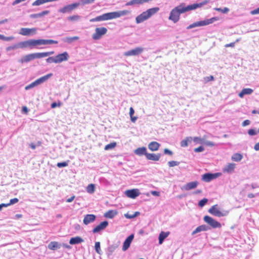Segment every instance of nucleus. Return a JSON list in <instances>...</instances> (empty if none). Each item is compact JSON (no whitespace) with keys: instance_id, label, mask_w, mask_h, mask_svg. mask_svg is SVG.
<instances>
[{"instance_id":"1","label":"nucleus","mask_w":259,"mask_h":259,"mask_svg":"<svg viewBox=\"0 0 259 259\" xmlns=\"http://www.w3.org/2000/svg\"><path fill=\"white\" fill-rule=\"evenodd\" d=\"M207 3V1H204L200 3L193 4L187 6H185L184 3H182L171 11L168 19L173 21L174 23H177L180 19L181 14L200 8L206 5Z\"/></svg>"},{"instance_id":"2","label":"nucleus","mask_w":259,"mask_h":259,"mask_svg":"<svg viewBox=\"0 0 259 259\" xmlns=\"http://www.w3.org/2000/svg\"><path fill=\"white\" fill-rule=\"evenodd\" d=\"M131 11L128 10H123L116 12H112L103 14L94 18L91 19L90 21L94 22L97 21H102L119 18L121 16L130 14Z\"/></svg>"},{"instance_id":"3","label":"nucleus","mask_w":259,"mask_h":259,"mask_svg":"<svg viewBox=\"0 0 259 259\" xmlns=\"http://www.w3.org/2000/svg\"><path fill=\"white\" fill-rule=\"evenodd\" d=\"M22 45L23 48H29L32 49L37 46L47 45L52 44H57L58 41L52 39H29L26 41H22Z\"/></svg>"},{"instance_id":"4","label":"nucleus","mask_w":259,"mask_h":259,"mask_svg":"<svg viewBox=\"0 0 259 259\" xmlns=\"http://www.w3.org/2000/svg\"><path fill=\"white\" fill-rule=\"evenodd\" d=\"M159 10V8L154 7L148 9L143 12L136 18V21L137 24L141 23L148 19L151 16L157 13Z\"/></svg>"},{"instance_id":"5","label":"nucleus","mask_w":259,"mask_h":259,"mask_svg":"<svg viewBox=\"0 0 259 259\" xmlns=\"http://www.w3.org/2000/svg\"><path fill=\"white\" fill-rule=\"evenodd\" d=\"M215 20H217L216 18L213 17L210 19H205L204 20L196 22L189 25L187 27V29H191L196 27L206 26L212 23Z\"/></svg>"},{"instance_id":"6","label":"nucleus","mask_w":259,"mask_h":259,"mask_svg":"<svg viewBox=\"0 0 259 259\" xmlns=\"http://www.w3.org/2000/svg\"><path fill=\"white\" fill-rule=\"evenodd\" d=\"M203 220L212 228H220L221 227V224L220 222L215 221L212 218L208 215L204 216L203 218Z\"/></svg>"},{"instance_id":"7","label":"nucleus","mask_w":259,"mask_h":259,"mask_svg":"<svg viewBox=\"0 0 259 259\" xmlns=\"http://www.w3.org/2000/svg\"><path fill=\"white\" fill-rule=\"evenodd\" d=\"M107 32V29L105 27H98L95 29V32L92 35V38L94 40L100 39L102 35Z\"/></svg>"},{"instance_id":"8","label":"nucleus","mask_w":259,"mask_h":259,"mask_svg":"<svg viewBox=\"0 0 259 259\" xmlns=\"http://www.w3.org/2000/svg\"><path fill=\"white\" fill-rule=\"evenodd\" d=\"M40 58L39 53L28 54L21 58L18 61L20 63H27L35 59Z\"/></svg>"},{"instance_id":"9","label":"nucleus","mask_w":259,"mask_h":259,"mask_svg":"<svg viewBox=\"0 0 259 259\" xmlns=\"http://www.w3.org/2000/svg\"><path fill=\"white\" fill-rule=\"evenodd\" d=\"M120 245V241H118L114 242L113 244L109 245L106 249V253L107 256L109 257H110L115 250Z\"/></svg>"},{"instance_id":"10","label":"nucleus","mask_w":259,"mask_h":259,"mask_svg":"<svg viewBox=\"0 0 259 259\" xmlns=\"http://www.w3.org/2000/svg\"><path fill=\"white\" fill-rule=\"evenodd\" d=\"M221 173L217 172L214 174L206 173L202 175V180L206 182H209L215 179L221 175Z\"/></svg>"},{"instance_id":"11","label":"nucleus","mask_w":259,"mask_h":259,"mask_svg":"<svg viewBox=\"0 0 259 259\" xmlns=\"http://www.w3.org/2000/svg\"><path fill=\"white\" fill-rule=\"evenodd\" d=\"M79 6L78 3H74L71 5H68L64 6V7L60 9L58 12L62 13H70L72 10L76 9Z\"/></svg>"},{"instance_id":"12","label":"nucleus","mask_w":259,"mask_h":259,"mask_svg":"<svg viewBox=\"0 0 259 259\" xmlns=\"http://www.w3.org/2000/svg\"><path fill=\"white\" fill-rule=\"evenodd\" d=\"M144 51L142 47H137L134 49L129 50L124 53L125 56H138L141 54Z\"/></svg>"},{"instance_id":"13","label":"nucleus","mask_w":259,"mask_h":259,"mask_svg":"<svg viewBox=\"0 0 259 259\" xmlns=\"http://www.w3.org/2000/svg\"><path fill=\"white\" fill-rule=\"evenodd\" d=\"M69 57V56L67 52L59 54L55 56L56 63H60L62 62L67 61Z\"/></svg>"},{"instance_id":"14","label":"nucleus","mask_w":259,"mask_h":259,"mask_svg":"<svg viewBox=\"0 0 259 259\" xmlns=\"http://www.w3.org/2000/svg\"><path fill=\"white\" fill-rule=\"evenodd\" d=\"M217 205H214L211 206L208 210V212L211 214L218 217H223L226 215V213L222 212L219 210L217 207Z\"/></svg>"},{"instance_id":"15","label":"nucleus","mask_w":259,"mask_h":259,"mask_svg":"<svg viewBox=\"0 0 259 259\" xmlns=\"http://www.w3.org/2000/svg\"><path fill=\"white\" fill-rule=\"evenodd\" d=\"M134 234H132L130 236H128L124 240L123 242V244L122 246V249L123 251H125L130 247L131 244L134 239Z\"/></svg>"},{"instance_id":"16","label":"nucleus","mask_w":259,"mask_h":259,"mask_svg":"<svg viewBox=\"0 0 259 259\" xmlns=\"http://www.w3.org/2000/svg\"><path fill=\"white\" fill-rule=\"evenodd\" d=\"M125 194L128 197L134 199L140 194V192L139 189H134L126 190Z\"/></svg>"},{"instance_id":"17","label":"nucleus","mask_w":259,"mask_h":259,"mask_svg":"<svg viewBox=\"0 0 259 259\" xmlns=\"http://www.w3.org/2000/svg\"><path fill=\"white\" fill-rule=\"evenodd\" d=\"M37 29L36 28H22L20 29V34L25 36L29 35L31 33L35 34Z\"/></svg>"},{"instance_id":"18","label":"nucleus","mask_w":259,"mask_h":259,"mask_svg":"<svg viewBox=\"0 0 259 259\" xmlns=\"http://www.w3.org/2000/svg\"><path fill=\"white\" fill-rule=\"evenodd\" d=\"M108 225V222L106 221L101 222L99 225L97 226L93 230V233H98L100 231L105 229Z\"/></svg>"},{"instance_id":"19","label":"nucleus","mask_w":259,"mask_h":259,"mask_svg":"<svg viewBox=\"0 0 259 259\" xmlns=\"http://www.w3.org/2000/svg\"><path fill=\"white\" fill-rule=\"evenodd\" d=\"M236 164L233 163H230L225 165L223 168L224 173L232 174L235 169Z\"/></svg>"},{"instance_id":"20","label":"nucleus","mask_w":259,"mask_h":259,"mask_svg":"<svg viewBox=\"0 0 259 259\" xmlns=\"http://www.w3.org/2000/svg\"><path fill=\"white\" fill-rule=\"evenodd\" d=\"M96 218V216L93 214H88L84 215L83 223L84 225H87L91 223L94 222Z\"/></svg>"},{"instance_id":"21","label":"nucleus","mask_w":259,"mask_h":259,"mask_svg":"<svg viewBox=\"0 0 259 259\" xmlns=\"http://www.w3.org/2000/svg\"><path fill=\"white\" fill-rule=\"evenodd\" d=\"M198 184L197 181L191 182L184 185L182 189L186 191H189L196 188Z\"/></svg>"},{"instance_id":"22","label":"nucleus","mask_w":259,"mask_h":259,"mask_svg":"<svg viewBox=\"0 0 259 259\" xmlns=\"http://www.w3.org/2000/svg\"><path fill=\"white\" fill-rule=\"evenodd\" d=\"M161 156V154L158 153L156 154L155 153H148L146 154V157L148 160H151L153 161H158Z\"/></svg>"},{"instance_id":"23","label":"nucleus","mask_w":259,"mask_h":259,"mask_svg":"<svg viewBox=\"0 0 259 259\" xmlns=\"http://www.w3.org/2000/svg\"><path fill=\"white\" fill-rule=\"evenodd\" d=\"M53 76L52 73L48 74L45 76H43L36 80H35L36 85H38L41 83H44L46 81H47L48 79H49L51 77Z\"/></svg>"},{"instance_id":"24","label":"nucleus","mask_w":259,"mask_h":259,"mask_svg":"<svg viewBox=\"0 0 259 259\" xmlns=\"http://www.w3.org/2000/svg\"><path fill=\"white\" fill-rule=\"evenodd\" d=\"M148 148L152 151H155L158 150L160 144L155 141L150 142L148 145Z\"/></svg>"},{"instance_id":"25","label":"nucleus","mask_w":259,"mask_h":259,"mask_svg":"<svg viewBox=\"0 0 259 259\" xmlns=\"http://www.w3.org/2000/svg\"><path fill=\"white\" fill-rule=\"evenodd\" d=\"M134 153L139 156L144 155L146 156L147 154V149L145 147H140L135 150Z\"/></svg>"},{"instance_id":"26","label":"nucleus","mask_w":259,"mask_h":259,"mask_svg":"<svg viewBox=\"0 0 259 259\" xmlns=\"http://www.w3.org/2000/svg\"><path fill=\"white\" fill-rule=\"evenodd\" d=\"M60 247L61 244L58 242L56 241H52L48 245V248L53 250H55L57 249H59L60 248Z\"/></svg>"},{"instance_id":"27","label":"nucleus","mask_w":259,"mask_h":259,"mask_svg":"<svg viewBox=\"0 0 259 259\" xmlns=\"http://www.w3.org/2000/svg\"><path fill=\"white\" fill-rule=\"evenodd\" d=\"M117 213L116 210H109L104 213V216L106 218L113 219L117 214Z\"/></svg>"},{"instance_id":"28","label":"nucleus","mask_w":259,"mask_h":259,"mask_svg":"<svg viewBox=\"0 0 259 259\" xmlns=\"http://www.w3.org/2000/svg\"><path fill=\"white\" fill-rule=\"evenodd\" d=\"M83 242V240L80 237H75L71 238L69 240L70 244H77Z\"/></svg>"},{"instance_id":"29","label":"nucleus","mask_w":259,"mask_h":259,"mask_svg":"<svg viewBox=\"0 0 259 259\" xmlns=\"http://www.w3.org/2000/svg\"><path fill=\"white\" fill-rule=\"evenodd\" d=\"M169 234V232H165L162 231L159 234V235L158 237L159 243L160 244H161L163 243L164 240L168 236Z\"/></svg>"},{"instance_id":"30","label":"nucleus","mask_w":259,"mask_h":259,"mask_svg":"<svg viewBox=\"0 0 259 259\" xmlns=\"http://www.w3.org/2000/svg\"><path fill=\"white\" fill-rule=\"evenodd\" d=\"M22 41H21V42H19L18 44H15L14 45H12V46H9V47H8L6 48V51L8 52V51H10L11 50L17 49L18 48L23 49V46H22Z\"/></svg>"},{"instance_id":"31","label":"nucleus","mask_w":259,"mask_h":259,"mask_svg":"<svg viewBox=\"0 0 259 259\" xmlns=\"http://www.w3.org/2000/svg\"><path fill=\"white\" fill-rule=\"evenodd\" d=\"M79 39V37L78 36H73V37H67L62 39V40L64 42H66L68 44H71L73 41L78 40Z\"/></svg>"},{"instance_id":"32","label":"nucleus","mask_w":259,"mask_h":259,"mask_svg":"<svg viewBox=\"0 0 259 259\" xmlns=\"http://www.w3.org/2000/svg\"><path fill=\"white\" fill-rule=\"evenodd\" d=\"M243 158V156L240 153H235L232 156V160L234 161H240Z\"/></svg>"},{"instance_id":"33","label":"nucleus","mask_w":259,"mask_h":259,"mask_svg":"<svg viewBox=\"0 0 259 259\" xmlns=\"http://www.w3.org/2000/svg\"><path fill=\"white\" fill-rule=\"evenodd\" d=\"M95 186L94 184H89L87 187V191L90 194H92L95 192Z\"/></svg>"},{"instance_id":"34","label":"nucleus","mask_w":259,"mask_h":259,"mask_svg":"<svg viewBox=\"0 0 259 259\" xmlns=\"http://www.w3.org/2000/svg\"><path fill=\"white\" fill-rule=\"evenodd\" d=\"M95 249L97 253L99 254H102V252L101 249L100 242H96L95 244Z\"/></svg>"},{"instance_id":"35","label":"nucleus","mask_w":259,"mask_h":259,"mask_svg":"<svg viewBox=\"0 0 259 259\" xmlns=\"http://www.w3.org/2000/svg\"><path fill=\"white\" fill-rule=\"evenodd\" d=\"M67 19L70 21H77L80 19V16L79 15H73L68 17Z\"/></svg>"},{"instance_id":"36","label":"nucleus","mask_w":259,"mask_h":259,"mask_svg":"<svg viewBox=\"0 0 259 259\" xmlns=\"http://www.w3.org/2000/svg\"><path fill=\"white\" fill-rule=\"evenodd\" d=\"M54 53V51L48 52H42L39 53L40 58L49 56L50 55H53Z\"/></svg>"},{"instance_id":"37","label":"nucleus","mask_w":259,"mask_h":259,"mask_svg":"<svg viewBox=\"0 0 259 259\" xmlns=\"http://www.w3.org/2000/svg\"><path fill=\"white\" fill-rule=\"evenodd\" d=\"M116 145L115 142L111 143L105 146L104 149L105 150H108L114 148Z\"/></svg>"},{"instance_id":"38","label":"nucleus","mask_w":259,"mask_h":259,"mask_svg":"<svg viewBox=\"0 0 259 259\" xmlns=\"http://www.w3.org/2000/svg\"><path fill=\"white\" fill-rule=\"evenodd\" d=\"M207 202L208 199L207 198H203L199 201L198 206L201 207H202L206 204Z\"/></svg>"},{"instance_id":"39","label":"nucleus","mask_w":259,"mask_h":259,"mask_svg":"<svg viewBox=\"0 0 259 259\" xmlns=\"http://www.w3.org/2000/svg\"><path fill=\"white\" fill-rule=\"evenodd\" d=\"M68 163H69L68 160L67 161H64L62 162H58L57 164V166L59 168L63 167H66V166H68Z\"/></svg>"},{"instance_id":"40","label":"nucleus","mask_w":259,"mask_h":259,"mask_svg":"<svg viewBox=\"0 0 259 259\" xmlns=\"http://www.w3.org/2000/svg\"><path fill=\"white\" fill-rule=\"evenodd\" d=\"M14 38V37L13 36L7 37V36H4V35L0 34V39H2L3 40L10 41V40L13 39Z\"/></svg>"},{"instance_id":"41","label":"nucleus","mask_w":259,"mask_h":259,"mask_svg":"<svg viewBox=\"0 0 259 259\" xmlns=\"http://www.w3.org/2000/svg\"><path fill=\"white\" fill-rule=\"evenodd\" d=\"M215 10L217 11L221 12L224 14L227 13L229 11V9L227 7H225L223 9H222L221 8H215Z\"/></svg>"},{"instance_id":"42","label":"nucleus","mask_w":259,"mask_h":259,"mask_svg":"<svg viewBox=\"0 0 259 259\" xmlns=\"http://www.w3.org/2000/svg\"><path fill=\"white\" fill-rule=\"evenodd\" d=\"M180 163V162L177 161H170L168 162V165L169 167H174L178 165Z\"/></svg>"},{"instance_id":"43","label":"nucleus","mask_w":259,"mask_h":259,"mask_svg":"<svg viewBox=\"0 0 259 259\" xmlns=\"http://www.w3.org/2000/svg\"><path fill=\"white\" fill-rule=\"evenodd\" d=\"M189 138H187L186 139L183 140L181 142V146L183 147H187L188 145Z\"/></svg>"},{"instance_id":"44","label":"nucleus","mask_w":259,"mask_h":259,"mask_svg":"<svg viewBox=\"0 0 259 259\" xmlns=\"http://www.w3.org/2000/svg\"><path fill=\"white\" fill-rule=\"evenodd\" d=\"M37 86L35 81L25 87V90H29L34 87Z\"/></svg>"},{"instance_id":"45","label":"nucleus","mask_w":259,"mask_h":259,"mask_svg":"<svg viewBox=\"0 0 259 259\" xmlns=\"http://www.w3.org/2000/svg\"><path fill=\"white\" fill-rule=\"evenodd\" d=\"M244 95H250L253 92V90L250 88H245L242 90Z\"/></svg>"},{"instance_id":"46","label":"nucleus","mask_w":259,"mask_h":259,"mask_svg":"<svg viewBox=\"0 0 259 259\" xmlns=\"http://www.w3.org/2000/svg\"><path fill=\"white\" fill-rule=\"evenodd\" d=\"M95 0H80L81 3L83 5L92 4L95 2Z\"/></svg>"},{"instance_id":"47","label":"nucleus","mask_w":259,"mask_h":259,"mask_svg":"<svg viewBox=\"0 0 259 259\" xmlns=\"http://www.w3.org/2000/svg\"><path fill=\"white\" fill-rule=\"evenodd\" d=\"M46 61L47 63H56L55 57H50L46 59Z\"/></svg>"},{"instance_id":"48","label":"nucleus","mask_w":259,"mask_h":259,"mask_svg":"<svg viewBox=\"0 0 259 259\" xmlns=\"http://www.w3.org/2000/svg\"><path fill=\"white\" fill-rule=\"evenodd\" d=\"M29 17L32 19H36L39 17H41L40 13L37 14H32L30 15Z\"/></svg>"},{"instance_id":"49","label":"nucleus","mask_w":259,"mask_h":259,"mask_svg":"<svg viewBox=\"0 0 259 259\" xmlns=\"http://www.w3.org/2000/svg\"><path fill=\"white\" fill-rule=\"evenodd\" d=\"M202 231H207L210 229V228L206 225H202L200 226Z\"/></svg>"},{"instance_id":"50","label":"nucleus","mask_w":259,"mask_h":259,"mask_svg":"<svg viewBox=\"0 0 259 259\" xmlns=\"http://www.w3.org/2000/svg\"><path fill=\"white\" fill-rule=\"evenodd\" d=\"M214 78L213 76L210 75L209 76H206L204 78V80L206 82H209L210 81L214 80Z\"/></svg>"},{"instance_id":"51","label":"nucleus","mask_w":259,"mask_h":259,"mask_svg":"<svg viewBox=\"0 0 259 259\" xmlns=\"http://www.w3.org/2000/svg\"><path fill=\"white\" fill-rule=\"evenodd\" d=\"M19 199L17 198H14L13 199H11L10 201V202L8 203L9 204V206L12 204H14L15 203H16L18 202Z\"/></svg>"},{"instance_id":"52","label":"nucleus","mask_w":259,"mask_h":259,"mask_svg":"<svg viewBox=\"0 0 259 259\" xmlns=\"http://www.w3.org/2000/svg\"><path fill=\"white\" fill-rule=\"evenodd\" d=\"M204 150V147L202 146H200L198 148H195L194 151L195 152H200L203 151Z\"/></svg>"},{"instance_id":"53","label":"nucleus","mask_w":259,"mask_h":259,"mask_svg":"<svg viewBox=\"0 0 259 259\" xmlns=\"http://www.w3.org/2000/svg\"><path fill=\"white\" fill-rule=\"evenodd\" d=\"M201 231H202V230H201V227H200V226H199L198 227H197L196 228V229L192 232V235H194L195 234H196L199 232H200Z\"/></svg>"},{"instance_id":"54","label":"nucleus","mask_w":259,"mask_h":259,"mask_svg":"<svg viewBox=\"0 0 259 259\" xmlns=\"http://www.w3.org/2000/svg\"><path fill=\"white\" fill-rule=\"evenodd\" d=\"M204 144L208 146L212 147L215 145L214 143L209 141H206L204 142Z\"/></svg>"},{"instance_id":"55","label":"nucleus","mask_w":259,"mask_h":259,"mask_svg":"<svg viewBox=\"0 0 259 259\" xmlns=\"http://www.w3.org/2000/svg\"><path fill=\"white\" fill-rule=\"evenodd\" d=\"M248 134L250 136H254L256 134V132L254 129H250L248 131Z\"/></svg>"},{"instance_id":"56","label":"nucleus","mask_w":259,"mask_h":259,"mask_svg":"<svg viewBox=\"0 0 259 259\" xmlns=\"http://www.w3.org/2000/svg\"><path fill=\"white\" fill-rule=\"evenodd\" d=\"M258 195H259V193H256V194L249 193L247 195V197L249 198H252L255 197H256V196H257Z\"/></svg>"},{"instance_id":"57","label":"nucleus","mask_w":259,"mask_h":259,"mask_svg":"<svg viewBox=\"0 0 259 259\" xmlns=\"http://www.w3.org/2000/svg\"><path fill=\"white\" fill-rule=\"evenodd\" d=\"M250 14L251 15H256V14H259V7L253 10H252L250 12Z\"/></svg>"},{"instance_id":"58","label":"nucleus","mask_w":259,"mask_h":259,"mask_svg":"<svg viewBox=\"0 0 259 259\" xmlns=\"http://www.w3.org/2000/svg\"><path fill=\"white\" fill-rule=\"evenodd\" d=\"M124 216L126 218L129 219H132L135 218L134 214H129L128 213H125L124 214Z\"/></svg>"},{"instance_id":"59","label":"nucleus","mask_w":259,"mask_h":259,"mask_svg":"<svg viewBox=\"0 0 259 259\" xmlns=\"http://www.w3.org/2000/svg\"><path fill=\"white\" fill-rule=\"evenodd\" d=\"M164 153L165 154H168L169 155H172L173 154V152L168 149H165L164 150Z\"/></svg>"},{"instance_id":"60","label":"nucleus","mask_w":259,"mask_h":259,"mask_svg":"<svg viewBox=\"0 0 259 259\" xmlns=\"http://www.w3.org/2000/svg\"><path fill=\"white\" fill-rule=\"evenodd\" d=\"M250 123V121L249 120H248V119H246L245 120H244L242 123V125L243 126H245L246 125H249V124Z\"/></svg>"},{"instance_id":"61","label":"nucleus","mask_w":259,"mask_h":259,"mask_svg":"<svg viewBox=\"0 0 259 259\" xmlns=\"http://www.w3.org/2000/svg\"><path fill=\"white\" fill-rule=\"evenodd\" d=\"M60 105H61V103L60 102L58 103H57L56 102H53L51 104V107L52 108H54L57 106H60Z\"/></svg>"},{"instance_id":"62","label":"nucleus","mask_w":259,"mask_h":259,"mask_svg":"<svg viewBox=\"0 0 259 259\" xmlns=\"http://www.w3.org/2000/svg\"><path fill=\"white\" fill-rule=\"evenodd\" d=\"M126 6H135L134 5V1L131 0L128 2H127L125 5Z\"/></svg>"},{"instance_id":"63","label":"nucleus","mask_w":259,"mask_h":259,"mask_svg":"<svg viewBox=\"0 0 259 259\" xmlns=\"http://www.w3.org/2000/svg\"><path fill=\"white\" fill-rule=\"evenodd\" d=\"M252 189H255L259 187V185L257 183H252L250 185Z\"/></svg>"},{"instance_id":"64","label":"nucleus","mask_w":259,"mask_h":259,"mask_svg":"<svg viewBox=\"0 0 259 259\" xmlns=\"http://www.w3.org/2000/svg\"><path fill=\"white\" fill-rule=\"evenodd\" d=\"M73 228L75 230L78 231L80 229V226L79 224H76L73 225Z\"/></svg>"}]
</instances>
